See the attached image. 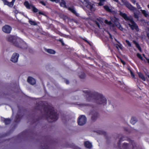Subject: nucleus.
Returning <instances> with one entry per match:
<instances>
[{"mask_svg": "<svg viewBox=\"0 0 149 149\" xmlns=\"http://www.w3.org/2000/svg\"><path fill=\"white\" fill-rule=\"evenodd\" d=\"M36 109L40 110L42 112L43 109L47 116V119L49 123H52L56 121L58 118L57 112L55 111L54 108L52 106L40 104L38 105L36 107Z\"/></svg>", "mask_w": 149, "mask_h": 149, "instance_id": "nucleus-1", "label": "nucleus"}, {"mask_svg": "<svg viewBox=\"0 0 149 149\" xmlns=\"http://www.w3.org/2000/svg\"><path fill=\"white\" fill-rule=\"evenodd\" d=\"M83 92L86 94L89 101L93 100L98 104H102L104 106L107 104V100L102 94L90 90H84Z\"/></svg>", "mask_w": 149, "mask_h": 149, "instance_id": "nucleus-2", "label": "nucleus"}, {"mask_svg": "<svg viewBox=\"0 0 149 149\" xmlns=\"http://www.w3.org/2000/svg\"><path fill=\"white\" fill-rule=\"evenodd\" d=\"M119 15L121 16L125 20L129 21L132 24L129 23L128 24V25L132 30H133L135 29L137 32L139 31V29L138 26L133 20L132 18H130L127 16L126 14L123 13L121 11H120Z\"/></svg>", "mask_w": 149, "mask_h": 149, "instance_id": "nucleus-3", "label": "nucleus"}, {"mask_svg": "<svg viewBox=\"0 0 149 149\" xmlns=\"http://www.w3.org/2000/svg\"><path fill=\"white\" fill-rule=\"evenodd\" d=\"M7 40L8 41L12 43L15 46H19V45L17 42L20 40V38L15 36L8 35L7 37Z\"/></svg>", "mask_w": 149, "mask_h": 149, "instance_id": "nucleus-4", "label": "nucleus"}, {"mask_svg": "<svg viewBox=\"0 0 149 149\" xmlns=\"http://www.w3.org/2000/svg\"><path fill=\"white\" fill-rule=\"evenodd\" d=\"M29 9H31L34 13H36V15L38 16L39 15H44L43 13L36 8L34 6L29 3Z\"/></svg>", "mask_w": 149, "mask_h": 149, "instance_id": "nucleus-5", "label": "nucleus"}, {"mask_svg": "<svg viewBox=\"0 0 149 149\" xmlns=\"http://www.w3.org/2000/svg\"><path fill=\"white\" fill-rule=\"evenodd\" d=\"M83 4L91 12H94L96 9L95 5L90 2L88 0L86 1Z\"/></svg>", "mask_w": 149, "mask_h": 149, "instance_id": "nucleus-6", "label": "nucleus"}, {"mask_svg": "<svg viewBox=\"0 0 149 149\" xmlns=\"http://www.w3.org/2000/svg\"><path fill=\"white\" fill-rule=\"evenodd\" d=\"M86 121L87 118L86 116L84 115H81L78 117L77 122L79 125L82 126L86 123Z\"/></svg>", "mask_w": 149, "mask_h": 149, "instance_id": "nucleus-7", "label": "nucleus"}, {"mask_svg": "<svg viewBox=\"0 0 149 149\" xmlns=\"http://www.w3.org/2000/svg\"><path fill=\"white\" fill-rule=\"evenodd\" d=\"M123 2L126 7L129 10L133 11L136 10V8L132 6L129 2L126 0L123 1Z\"/></svg>", "mask_w": 149, "mask_h": 149, "instance_id": "nucleus-8", "label": "nucleus"}, {"mask_svg": "<svg viewBox=\"0 0 149 149\" xmlns=\"http://www.w3.org/2000/svg\"><path fill=\"white\" fill-rule=\"evenodd\" d=\"M19 56V54L15 53L12 55L10 60L13 63H16L18 62Z\"/></svg>", "mask_w": 149, "mask_h": 149, "instance_id": "nucleus-9", "label": "nucleus"}, {"mask_svg": "<svg viewBox=\"0 0 149 149\" xmlns=\"http://www.w3.org/2000/svg\"><path fill=\"white\" fill-rule=\"evenodd\" d=\"M18 45L19 46H16L17 47L21 48H22L24 49L27 47V44L25 42L23 41L20 38V40L18 42H17Z\"/></svg>", "mask_w": 149, "mask_h": 149, "instance_id": "nucleus-10", "label": "nucleus"}, {"mask_svg": "<svg viewBox=\"0 0 149 149\" xmlns=\"http://www.w3.org/2000/svg\"><path fill=\"white\" fill-rule=\"evenodd\" d=\"M18 45L19 46H16L17 47L21 48H22L24 49L27 47V44L25 42L23 41L20 38V40L18 42H17Z\"/></svg>", "mask_w": 149, "mask_h": 149, "instance_id": "nucleus-11", "label": "nucleus"}, {"mask_svg": "<svg viewBox=\"0 0 149 149\" xmlns=\"http://www.w3.org/2000/svg\"><path fill=\"white\" fill-rule=\"evenodd\" d=\"M2 29L4 32L10 33L11 31L12 28L10 26L6 25L3 27Z\"/></svg>", "mask_w": 149, "mask_h": 149, "instance_id": "nucleus-12", "label": "nucleus"}, {"mask_svg": "<svg viewBox=\"0 0 149 149\" xmlns=\"http://www.w3.org/2000/svg\"><path fill=\"white\" fill-rule=\"evenodd\" d=\"M91 113L92 115L91 120L92 121H94L96 120L98 117V113L96 111H94V113L92 111Z\"/></svg>", "mask_w": 149, "mask_h": 149, "instance_id": "nucleus-13", "label": "nucleus"}, {"mask_svg": "<svg viewBox=\"0 0 149 149\" xmlns=\"http://www.w3.org/2000/svg\"><path fill=\"white\" fill-rule=\"evenodd\" d=\"M5 5H7L9 7H12L14 4V3L15 1V0H12V1L10 2H8L6 0H2Z\"/></svg>", "mask_w": 149, "mask_h": 149, "instance_id": "nucleus-14", "label": "nucleus"}, {"mask_svg": "<svg viewBox=\"0 0 149 149\" xmlns=\"http://www.w3.org/2000/svg\"><path fill=\"white\" fill-rule=\"evenodd\" d=\"M36 83V80L33 78L29 76V83L31 85H33Z\"/></svg>", "mask_w": 149, "mask_h": 149, "instance_id": "nucleus-15", "label": "nucleus"}, {"mask_svg": "<svg viewBox=\"0 0 149 149\" xmlns=\"http://www.w3.org/2000/svg\"><path fill=\"white\" fill-rule=\"evenodd\" d=\"M84 145L86 148L89 149L91 148L92 147V143L88 141H85Z\"/></svg>", "mask_w": 149, "mask_h": 149, "instance_id": "nucleus-16", "label": "nucleus"}, {"mask_svg": "<svg viewBox=\"0 0 149 149\" xmlns=\"http://www.w3.org/2000/svg\"><path fill=\"white\" fill-rule=\"evenodd\" d=\"M60 6L63 8H67L66 3L65 0H61V2L60 3Z\"/></svg>", "mask_w": 149, "mask_h": 149, "instance_id": "nucleus-17", "label": "nucleus"}, {"mask_svg": "<svg viewBox=\"0 0 149 149\" xmlns=\"http://www.w3.org/2000/svg\"><path fill=\"white\" fill-rule=\"evenodd\" d=\"M138 74L140 78L141 79L144 81H146V78L144 75L141 72H138Z\"/></svg>", "mask_w": 149, "mask_h": 149, "instance_id": "nucleus-18", "label": "nucleus"}, {"mask_svg": "<svg viewBox=\"0 0 149 149\" xmlns=\"http://www.w3.org/2000/svg\"><path fill=\"white\" fill-rule=\"evenodd\" d=\"M104 9L107 12L112 13L113 11L107 5H105L103 6Z\"/></svg>", "mask_w": 149, "mask_h": 149, "instance_id": "nucleus-19", "label": "nucleus"}, {"mask_svg": "<svg viewBox=\"0 0 149 149\" xmlns=\"http://www.w3.org/2000/svg\"><path fill=\"white\" fill-rule=\"evenodd\" d=\"M133 42L135 45L136 47L141 52V49L139 44L135 40H133Z\"/></svg>", "mask_w": 149, "mask_h": 149, "instance_id": "nucleus-20", "label": "nucleus"}, {"mask_svg": "<svg viewBox=\"0 0 149 149\" xmlns=\"http://www.w3.org/2000/svg\"><path fill=\"white\" fill-rule=\"evenodd\" d=\"M115 24L116 26L121 31H123V28L119 22H116Z\"/></svg>", "mask_w": 149, "mask_h": 149, "instance_id": "nucleus-21", "label": "nucleus"}, {"mask_svg": "<svg viewBox=\"0 0 149 149\" xmlns=\"http://www.w3.org/2000/svg\"><path fill=\"white\" fill-rule=\"evenodd\" d=\"M68 10L71 11L72 13L76 15V16H77V13L73 8L69 7L68 8Z\"/></svg>", "mask_w": 149, "mask_h": 149, "instance_id": "nucleus-22", "label": "nucleus"}, {"mask_svg": "<svg viewBox=\"0 0 149 149\" xmlns=\"http://www.w3.org/2000/svg\"><path fill=\"white\" fill-rule=\"evenodd\" d=\"M137 122V120L136 118L133 117L132 118L131 120H130V123L133 124L134 125Z\"/></svg>", "mask_w": 149, "mask_h": 149, "instance_id": "nucleus-23", "label": "nucleus"}, {"mask_svg": "<svg viewBox=\"0 0 149 149\" xmlns=\"http://www.w3.org/2000/svg\"><path fill=\"white\" fill-rule=\"evenodd\" d=\"M46 51L50 54H54L56 53V52L55 50L51 49H46Z\"/></svg>", "mask_w": 149, "mask_h": 149, "instance_id": "nucleus-24", "label": "nucleus"}, {"mask_svg": "<svg viewBox=\"0 0 149 149\" xmlns=\"http://www.w3.org/2000/svg\"><path fill=\"white\" fill-rule=\"evenodd\" d=\"M141 12L142 13L143 15L146 17H147L149 16V15L148 13L146 12V11L145 10H141Z\"/></svg>", "mask_w": 149, "mask_h": 149, "instance_id": "nucleus-25", "label": "nucleus"}, {"mask_svg": "<svg viewBox=\"0 0 149 149\" xmlns=\"http://www.w3.org/2000/svg\"><path fill=\"white\" fill-rule=\"evenodd\" d=\"M80 38L83 40L84 41L86 42V43H87L88 44H89L90 46H91V44L90 42L88 41L86 38H83L82 37H80Z\"/></svg>", "mask_w": 149, "mask_h": 149, "instance_id": "nucleus-26", "label": "nucleus"}, {"mask_svg": "<svg viewBox=\"0 0 149 149\" xmlns=\"http://www.w3.org/2000/svg\"><path fill=\"white\" fill-rule=\"evenodd\" d=\"M29 22L32 25L36 26L37 25V23L35 21L30 19H29Z\"/></svg>", "mask_w": 149, "mask_h": 149, "instance_id": "nucleus-27", "label": "nucleus"}, {"mask_svg": "<svg viewBox=\"0 0 149 149\" xmlns=\"http://www.w3.org/2000/svg\"><path fill=\"white\" fill-rule=\"evenodd\" d=\"M115 40L119 44H120V45H119L118 44H116V47L118 49V47H119L120 49H122V45H121L120 43L118 40H116V39H115Z\"/></svg>", "mask_w": 149, "mask_h": 149, "instance_id": "nucleus-28", "label": "nucleus"}, {"mask_svg": "<svg viewBox=\"0 0 149 149\" xmlns=\"http://www.w3.org/2000/svg\"><path fill=\"white\" fill-rule=\"evenodd\" d=\"M132 149H137V147L136 146V143L134 141H132Z\"/></svg>", "mask_w": 149, "mask_h": 149, "instance_id": "nucleus-29", "label": "nucleus"}, {"mask_svg": "<svg viewBox=\"0 0 149 149\" xmlns=\"http://www.w3.org/2000/svg\"><path fill=\"white\" fill-rule=\"evenodd\" d=\"M123 138H124V137H122L120 138V139L118 143V146H119L120 145L121 142L124 140V139H123Z\"/></svg>", "mask_w": 149, "mask_h": 149, "instance_id": "nucleus-30", "label": "nucleus"}, {"mask_svg": "<svg viewBox=\"0 0 149 149\" xmlns=\"http://www.w3.org/2000/svg\"><path fill=\"white\" fill-rule=\"evenodd\" d=\"M85 77V74L84 72H82L81 75L79 76V77L81 79L84 78Z\"/></svg>", "mask_w": 149, "mask_h": 149, "instance_id": "nucleus-31", "label": "nucleus"}, {"mask_svg": "<svg viewBox=\"0 0 149 149\" xmlns=\"http://www.w3.org/2000/svg\"><path fill=\"white\" fill-rule=\"evenodd\" d=\"M105 0H100V2L98 3V5L99 6H102L104 5V2Z\"/></svg>", "mask_w": 149, "mask_h": 149, "instance_id": "nucleus-32", "label": "nucleus"}, {"mask_svg": "<svg viewBox=\"0 0 149 149\" xmlns=\"http://www.w3.org/2000/svg\"><path fill=\"white\" fill-rule=\"evenodd\" d=\"M4 122L6 124H8L10 123V120L9 119H6L4 120Z\"/></svg>", "mask_w": 149, "mask_h": 149, "instance_id": "nucleus-33", "label": "nucleus"}, {"mask_svg": "<svg viewBox=\"0 0 149 149\" xmlns=\"http://www.w3.org/2000/svg\"><path fill=\"white\" fill-rule=\"evenodd\" d=\"M97 133L100 134H103L104 135H105L106 134V132L103 131H99L97 132Z\"/></svg>", "mask_w": 149, "mask_h": 149, "instance_id": "nucleus-34", "label": "nucleus"}, {"mask_svg": "<svg viewBox=\"0 0 149 149\" xmlns=\"http://www.w3.org/2000/svg\"><path fill=\"white\" fill-rule=\"evenodd\" d=\"M137 56L141 60H143V57L141 56V54L139 53H137L136 54Z\"/></svg>", "mask_w": 149, "mask_h": 149, "instance_id": "nucleus-35", "label": "nucleus"}, {"mask_svg": "<svg viewBox=\"0 0 149 149\" xmlns=\"http://www.w3.org/2000/svg\"><path fill=\"white\" fill-rule=\"evenodd\" d=\"M125 42H126V43L127 44V45L129 47H131V46H132L129 40H126L125 41Z\"/></svg>", "mask_w": 149, "mask_h": 149, "instance_id": "nucleus-36", "label": "nucleus"}, {"mask_svg": "<svg viewBox=\"0 0 149 149\" xmlns=\"http://www.w3.org/2000/svg\"><path fill=\"white\" fill-rule=\"evenodd\" d=\"M134 17L137 19H138L139 18V15L137 14L136 13H134Z\"/></svg>", "mask_w": 149, "mask_h": 149, "instance_id": "nucleus-37", "label": "nucleus"}, {"mask_svg": "<svg viewBox=\"0 0 149 149\" xmlns=\"http://www.w3.org/2000/svg\"><path fill=\"white\" fill-rule=\"evenodd\" d=\"M42 148L43 149H49V146L46 144H45V146H43Z\"/></svg>", "mask_w": 149, "mask_h": 149, "instance_id": "nucleus-38", "label": "nucleus"}, {"mask_svg": "<svg viewBox=\"0 0 149 149\" xmlns=\"http://www.w3.org/2000/svg\"><path fill=\"white\" fill-rule=\"evenodd\" d=\"M136 6L137 7V8L139 9L141 8V7L138 4V3H136Z\"/></svg>", "mask_w": 149, "mask_h": 149, "instance_id": "nucleus-39", "label": "nucleus"}, {"mask_svg": "<svg viewBox=\"0 0 149 149\" xmlns=\"http://www.w3.org/2000/svg\"><path fill=\"white\" fill-rule=\"evenodd\" d=\"M25 6L27 8H28V2L27 1H25L24 3Z\"/></svg>", "mask_w": 149, "mask_h": 149, "instance_id": "nucleus-40", "label": "nucleus"}, {"mask_svg": "<svg viewBox=\"0 0 149 149\" xmlns=\"http://www.w3.org/2000/svg\"><path fill=\"white\" fill-rule=\"evenodd\" d=\"M143 55L144 57L145 58L146 60L147 61L148 63L149 64V58H148L146 57L145 56V55H144V54H143Z\"/></svg>", "mask_w": 149, "mask_h": 149, "instance_id": "nucleus-41", "label": "nucleus"}, {"mask_svg": "<svg viewBox=\"0 0 149 149\" xmlns=\"http://www.w3.org/2000/svg\"><path fill=\"white\" fill-rule=\"evenodd\" d=\"M95 23L97 25V26L99 28H100V23L97 22V21H96L95 22Z\"/></svg>", "mask_w": 149, "mask_h": 149, "instance_id": "nucleus-42", "label": "nucleus"}, {"mask_svg": "<svg viewBox=\"0 0 149 149\" xmlns=\"http://www.w3.org/2000/svg\"><path fill=\"white\" fill-rule=\"evenodd\" d=\"M40 3L43 5L44 6H45L46 5V4L43 1H41L40 2Z\"/></svg>", "mask_w": 149, "mask_h": 149, "instance_id": "nucleus-43", "label": "nucleus"}, {"mask_svg": "<svg viewBox=\"0 0 149 149\" xmlns=\"http://www.w3.org/2000/svg\"><path fill=\"white\" fill-rule=\"evenodd\" d=\"M130 1L134 4H135L136 2L135 0H130Z\"/></svg>", "mask_w": 149, "mask_h": 149, "instance_id": "nucleus-44", "label": "nucleus"}, {"mask_svg": "<svg viewBox=\"0 0 149 149\" xmlns=\"http://www.w3.org/2000/svg\"><path fill=\"white\" fill-rule=\"evenodd\" d=\"M121 62L122 63V64H123V65H125L126 63L122 59H120Z\"/></svg>", "mask_w": 149, "mask_h": 149, "instance_id": "nucleus-45", "label": "nucleus"}, {"mask_svg": "<svg viewBox=\"0 0 149 149\" xmlns=\"http://www.w3.org/2000/svg\"><path fill=\"white\" fill-rule=\"evenodd\" d=\"M60 0H54V2H55L56 3H58L60 2Z\"/></svg>", "mask_w": 149, "mask_h": 149, "instance_id": "nucleus-46", "label": "nucleus"}, {"mask_svg": "<svg viewBox=\"0 0 149 149\" xmlns=\"http://www.w3.org/2000/svg\"><path fill=\"white\" fill-rule=\"evenodd\" d=\"M130 73L132 75V77H134V74H133V72L132 71H131Z\"/></svg>", "mask_w": 149, "mask_h": 149, "instance_id": "nucleus-47", "label": "nucleus"}, {"mask_svg": "<svg viewBox=\"0 0 149 149\" xmlns=\"http://www.w3.org/2000/svg\"><path fill=\"white\" fill-rule=\"evenodd\" d=\"M65 82L67 84H68L69 83V81L68 80H65Z\"/></svg>", "mask_w": 149, "mask_h": 149, "instance_id": "nucleus-48", "label": "nucleus"}, {"mask_svg": "<svg viewBox=\"0 0 149 149\" xmlns=\"http://www.w3.org/2000/svg\"><path fill=\"white\" fill-rule=\"evenodd\" d=\"M109 22V21H108V20H107V19L105 20V23L107 24H108Z\"/></svg>", "mask_w": 149, "mask_h": 149, "instance_id": "nucleus-49", "label": "nucleus"}, {"mask_svg": "<svg viewBox=\"0 0 149 149\" xmlns=\"http://www.w3.org/2000/svg\"><path fill=\"white\" fill-rule=\"evenodd\" d=\"M108 24L109 25L111 26L112 24V23L111 21H109Z\"/></svg>", "mask_w": 149, "mask_h": 149, "instance_id": "nucleus-50", "label": "nucleus"}, {"mask_svg": "<svg viewBox=\"0 0 149 149\" xmlns=\"http://www.w3.org/2000/svg\"><path fill=\"white\" fill-rule=\"evenodd\" d=\"M41 119V118H38L36 120V122H37V121H39Z\"/></svg>", "mask_w": 149, "mask_h": 149, "instance_id": "nucleus-51", "label": "nucleus"}, {"mask_svg": "<svg viewBox=\"0 0 149 149\" xmlns=\"http://www.w3.org/2000/svg\"><path fill=\"white\" fill-rule=\"evenodd\" d=\"M14 12L15 14H17L18 13V11L17 10H15L14 11Z\"/></svg>", "mask_w": 149, "mask_h": 149, "instance_id": "nucleus-52", "label": "nucleus"}, {"mask_svg": "<svg viewBox=\"0 0 149 149\" xmlns=\"http://www.w3.org/2000/svg\"><path fill=\"white\" fill-rule=\"evenodd\" d=\"M75 149H81L80 148L77 147H75Z\"/></svg>", "mask_w": 149, "mask_h": 149, "instance_id": "nucleus-53", "label": "nucleus"}, {"mask_svg": "<svg viewBox=\"0 0 149 149\" xmlns=\"http://www.w3.org/2000/svg\"><path fill=\"white\" fill-rule=\"evenodd\" d=\"M109 37H110V38L112 39V36L111 34L110 33H109Z\"/></svg>", "mask_w": 149, "mask_h": 149, "instance_id": "nucleus-54", "label": "nucleus"}, {"mask_svg": "<svg viewBox=\"0 0 149 149\" xmlns=\"http://www.w3.org/2000/svg\"><path fill=\"white\" fill-rule=\"evenodd\" d=\"M115 2H118V0H113Z\"/></svg>", "mask_w": 149, "mask_h": 149, "instance_id": "nucleus-55", "label": "nucleus"}, {"mask_svg": "<svg viewBox=\"0 0 149 149\" xmlns=\"http://www.w3.org/2000/svg\"><path fill=\"white\" fill-rule=\"evenodd\" d=\"M59 41L61 42V43H62L63 42V40H59Z\"/></svg>", "mask_w": 149, "mask_h": 149, "instance_id": "nucleus-56", "label": "nucleus"}, {"mask_svg": "<svg viewBox=\"0 0 149 149\" xmlns=\"http://www.w3.org/2000/svg\"><path fill=\"white\" fill-rule=\"evenodd\" d=\"M61 44H62V45H64V43L63 42Z\"/></svg>", "mask_w": 149, "mask_h": 149, "instance_id": "nucleus-57", "label": "nucleus"}, {"mask_svg": "<svg viewBox=\"0 0 149 149\" xmlns=\"http://www.w3.org/2000/svg\"><path fill=\"white\" fill-rule=\"evenodd\" d=\"M50 0L52 2H54V0Z\"/></svg>", "mask_w": 149, "mask_h": 149, "instance_id": "nucleus-58", "label": "nucleus"}, {"mask_svg": "<svg viewBox=\"0 0 149 149\" xmlns=\"http://www.w3.org/2000/svg\"><path fill=\"white\" fill-rule=\"evenodd\" d=\"M28 97H29V98H30V97H29V96Z\"/></svg>", "mask_w": 149, "mask_h": 149, "instance_id": "nucleus-59", "label": "nucleus"}, {"mask_svg": "<svg viewBox=\"0 0 149 149\" xmlns=\"http://www.w3.org/2000/svg\"><path fill=\"white\" fill-rule=\"evenodd\" d=\"M28 51H29V52H30V51H29V49Z\"/></svg>", "mask_w": 149, "mask_h": 149, "instance_id": "nucleus-60", "label": "nucleus"}, {"mask_svg": "<svg viewBox=\"0 0 149 149\" xmlns=\"http://www.w3.org/2000/svg\"><path fill=\"white\" fill-rule=\"evenodd\" d=\"M27 81H28V78L27 79Z\"/></svg>", "mask_w": 149, "mask_h": 149, "instance_id": "nucleus-61", "label": "nucleus"}, {"mask_svg": "<svg viewBox=\"0 0 149 149\" xmlns=\"http://www.w3.org/2000/svg\"><path fill=\"white\" fill-rule=\"evenodd\" d=\"M23 15H24V16H25V15H24L23 14Z\"/></svg>", "mask_w": 149, "mask_h": 149, "instance_id": "nucleus-62", "label": "nucleus"}, {"mask_svg": "<svg viewBox=\"0 0 149 149\" xmlns=\"http://www.w3.org/2000/svg\"><path fill=\"white\" fill-rule=\"evenodd\" d=\"M23 15H24V16H25V15H24L23 14Z\"/></svg>", "mask_w": 149, "mask_h": 149, "instance_id": "nucleus-63", "label": "nucleus"}, {"mask_svg": "<svg viewBox=\"0 0 149 149\" xmlns=\"http://www.w3.org/2000/svg\"><path fill=\"white\" fill-rule=\"evenodd\" d=\"M25 17H27V16H25Z\"/></svg>", "mask_w": 149, "mask_h": 149, "instance_id": "nucleus-64", "label": "nucleus"}]
</instances>
